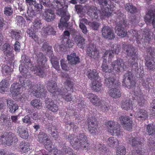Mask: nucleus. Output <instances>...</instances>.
<instances>
[{"label":"nucleus","instance_id":"obj_29","mask_svg":"<svg viewBox=\"0 0 155 155\" xmlns=\"http://www.w3.org/2000/svg\"><path fill=\"white\" fill-rule=\"evenodd\" d=\"M121 108L124 110H128L133 109L132 101L130 100L123 101L121 104Z\"/></svg>","mask_w":155,"mask_h":155},{"label":"nucleus","instance_id":"obj_51","mask_svg":"<svg viewBox=\"0 0 155 155\" xmlns=\"http://www.w3.org/2000/svg\"><path fill=\"white\" fill-rule=\"evenodd\" d=\"M44 144L45 148L47 150L50 152H51L52 151L53 149L52 147L53 143L50 139L45 142V144Z\"/></svg>","mask_w":155,"mask_h":155},{"label":"nucleus","instance_id":"obj_5","mask_svg":"<svg viewBox=\"0 0 155 155\" xmlns=\"http://www.w3.org/2000/svg\"><path fill=\"white\" fill-rule=\"evenodd\" d=\"M37 65L31 68L32 70L35 72L37 76L43 78L47 75L45 66V64L48 60L43 53L39 52L36 55Z\"/></svg>","mask_w":155,"mask_h":155},{"label":"nucleus","instance_id":"obj_35","mask_svg":"<svg viewBox=\"0 0 155 155\" xmlns=\"http://www.w3.org/2000/svg\"><path fill=\"white\" fill-rule=\"evenodd\" d=\"M125 10L128 12L132 14L135 13L137 12V8L132 4L127 3L125 5Z\"/></svg>","mask_w":155,"mask_h":155},{"label":"nucleus","instance_id":"obj_21","mask_svg":"<svg viewBox=\"0 0 155 155\" xmlns=\"http://www.w3.org/2000/svg\"><path fill=\"white\" fill-rule=\"evenodd\" d=\"M18 147L19 151L23 153H26L29 151L31 147L29 143L23 141L20 143Z\"/></svg>","mask_w":155,"mask_h":155},{"label":"nucleus","instance_id":"obj_7","mask_svg":"<svg viewBox=\"0 0 155 155\" xmlns=\"http://www.w3.org/2000/svg\"><path fill=\"white\" fill-rule=\"evenodd\" d=\"M47 88L48 90L53 95H62L63 98L67 102H70L72 101L73 97L71 93L63 94L60 88L58 87L56 82L52 80H49L47 83Z\"/></svg>","mask_w":155,"mask_h":155},{"label":"nucleus","instance_id":"obj_16","mask_svg":"<svg viewBox=\"0 0 155 155\" xmlns=\"http://www.w3.org/2000/svg\"><path fill=\"white\" fill-rule=\"evenodd\" d=\"M134 116L138 120H145L148 117L147 112L144 109L140 108L135 112Z\"/></svg>","mask_w":155,"mask_h":155},{"label":"nucleus","instance_id":"obj_48","mask_svg":"<svg viewBox=\"0 0 155 155\" xmlns=\"http://www.w3.org/2000/svg\"><path fill=\"white\" fill-rule=\"evenodd\" d=\"M82 99V98L78 97L76 98V103L78 104L80 110H82L85 108L86 106V104H84V101Z\"/></svg>","mask_w":155,"mask_h":155},{"label":"nucleus","instance_id":"obj_47","mask_svg":"<svg viewBox=\"0 0 155 155\" xmlns=\"http://www.w3.org/2000/svg\"><path fill=\"white\" fill-rule=\"evenodd\" d=\"M15 21L17 25L19 26L24 25L25 23V21L23 17L20 15H16Z\"/></svg>","mask_w":155,"mask_h":155},{"label":"nucleus","instance_id":"obj_43","mask_svg":"<svg viewBox=\"0 0 155 155\" xmlns=\"http://www.w3.org/2000/svg\"><path fill=\"white\" fill-rule=\"evenodd\" d=\"M51 62L54 68L58 71H61L59 62L57 58L51 57L50 59Z\"/></svg>","mask_w":155,"mask_h":155},{"label":"nucleus","instance_id":"obj_64","mask_svg":"<svg viewBox=\"0 0 155 155\" xmlns=\"http://www.w3.org/2000/svg\"><path fill=\"white\" fill-rule=\"evenodd\" d=\"M2 73L4 74H8L10 68L9 66L6 65H2L1 67Z\"/></svg>","mask_w":155,"mask_h":155},{"label":"nucleus","instance_id":"obj_8","mask_svg":"<svg viewBox=\"0 0 155 155\" xmlns=\"http://www.w3.org/2000/svg\"><path fill=\"white\" fill-rule=\"evenodd\" d=\"M139 69L136 71V73H134L132 71V68H131V71H127V73L124 75L123 81L122 85L125 87L130 89L132 88L135 86L136 82L134 80H131L134 74H137L138 73Z\"/></svg>","mask_w":155,"mask_h":155},{"label":"nucleus","instance_id":"obj_57","mask_svg":"<svg viewBox=\"0 0 155 155\" xmlns=\"http://www.w3.org/2000/svg\"><path fill=\"white\" fill-rule=\"evenodd\" d=\"M61 65L62 69L65 71H68L69 70V67L68 64H67L66 61L64 59H62L61 61Z\"/></svg>","mask_w":155,"mask_h":155},{"label":"nucleus","instance_id":"obj_15","mask_svg":"<svg viewBox=\"0 0 155 155\" xmlns=\"http://www.w3.org/2000/svg\"><path fill=\"white\" fill-rule=\"evenodd\" d=\"M45 104L46 108L52 112L55 113L58 110L59 108L58 104L51 99H46Z\"/></svg>","mask_w":155,"mask_h":155},{"label":"nucleus","instance_id":"obj_49","mask_svg":"<svg viewBox=\"0 0 155 155\" xmlns=\"http://www.w3.org/2000/svg\"><path fill=\"white\" fill-rule=\"evenodd\" d=\"M10 34L12 39H19L21 37V33L20 30H18L11 31Z\"/></svg>","mask_w":155,"mask_h":155},{"label":"nucleus","instance_id":"obj_44","mask_svg":"<svg viewBox=\"0 0 155 155\" xmlns=\"http://www.w3.org/2000/svg\"><path fill=\"white\" fill-rule=\"evenodd\" d=\"M95 148L98 149L99 151H101L103 153H102L101 155H107V153L105 152V151H107V149L104 144L99 143H97L96 145Z\"/></svg>","mask_w":155,"mask_h":155},{"label":"nucleus","instance_id":"obj_50","mask_svg":"<svg viewBox=\"0 0 155 155\" xmlns=\"http://www.w3.org/2000/svg\"><path fill=\"white\" fill-rule=\"evenodd\" d=\"M85 8L88 15L90 16L97 9L94 6H91L88 5H85Z\"/></svg>","mask_w":155,"mask_h":155},{"label":"nucleus","instance_id":"obj_23","mask_svg":"<svg viewBox=\"0 0 155 155\" xmlns=\"http://www.w3.org/2000/svg\"><path fill=\"white\" fill-rule=\"evenodd\" d=\"M17 133L20 137L25 139H27L29 136L27 128L23 126H20L18 127Z\"/></svg>","mask_w":155,"mask_h":155},{"label":"nucleus","instance_id":"obj_4","mask_svg":"<svg viewBox=\"0 0 155 155\" xmlns=\"http://www.w3.org/2000/svg\"><path fill=\"white\" fill-rule=\"evenodd\" d=\"M123 47L127 55L131 57L128 60V63L132 68V71L135 73L136 71L139 69L137 49L131 45H127L126 44H124Z\"/></svg>","mask_w":155,"mask_h":155},{"label":"nucleus","instance_id":"obj_13","mask_svg":"<svg viewBox=\"0 0 155 155\" xmlns=\"http://www.w3.org/2000/svg\"><path fill=\"white\" fill-rule=\"evenodd\" d=\"M102 34L106 39H114L115 35L110 27L108 26H104L102 29Z\"/></svg>","mask_w":155,"mask_h":155},{"label":"nucleus","instance_id":"obj_45","mask_svg":"<svg viewBox=\"0 0 155 155\" xmlns=\"http://www.w3.org/2000/svg\"><path fill=\"white\" fill-rule=\"evenodd\" d=\"M33 29L35 31H37L41 27L42 24L41 21L38 18L35 19L33 23Z\"/></svg>","mask_w":155,"mask_h":155},{"label":"nucleus","instance_id":"obj_62","mask_svg":"<svg viewBox=\"0 0 155 155\" xmlns=\"http://www.w3.org/2000/svg\"><path fill=\"white\" fill-rule=\"evenodd\" d=\"M26 67L25 66H23L21 65H20L19 67L20 72L22 74L23 76H26L27 75H28L27 73V72H28V71L27 70H26Z\"/></svg>","mask_w":155,"mask_h":155},{"label":"nucleus","instance_id":"obj_30","mask_svg":"<svg viewBox=\"0 0 155 155\" xmlns=\"http://www.w3.org/2000/svg\"><path fill=\"white\" fill-rule=\"evenodd\" d=\"M115 80L113 78H109L105 79L104 85L108 87H115L117 84Z\"/></svg>","mask_w":155,"mask_h":155},{"label":"nucleus","instance_id":"obj_2","mask_svg":"<svg viewBox=\"0 0 155 155\" xmlns=\"http://www.w3.org/2000/svg\"><path fill=\"white\" fill-rule=\"evenodd\" d=\"M53 8L56 9V14L61 16L60 22L58 27L60 29L63 27H67L68 25V21L70 19L71 16L66 13V7L64 6V0H55L53 3Z\"/></svg>","mask_w":155,"mask_h":155},{"label":"nucleus","instance_id":"obj_25","mask_svg":"<svg viewBox=\"0 0 155 155\" xmlns=\"http://www.w3.org/2000/svg\"><path fill=\"white\" fill-rule=\"evenodd\" d=\"M45 17L46 21L50 22L53 21L55 18V15L54 12L51 9L46 8Z\"/></svg>","mask_w":155,"mask_h":155},{"label":"nucleus","instance_id":"obj_11","mask_svg":"<svg viewBox=\"0 0 155 155\" xmlns=\"http://www.w3.org/2000/svg\"><path fill=\"white\" fill-rule=\"evenodd\" d=\"M87 53L88 56L94 59L98 58L99 56L97 47L94 44H90L88 45L87 48Z\"/></svg>","mask_w":155,"mask_h":155},{"label":"nucleus","instance_id":"obj_14","mask_svg":"<svg viewBox=\"0 0 155 155\" xmlns=\"http://www.w3.org/2000/svg\"><path fill=\"white\" fill-rule=\"evenodd\" d=\"M87 97L88 98L92 104L97 107L102 105V100L97 96L92 93H88L87 95Z\"/></svg>","mask_w":155,"mask_h":155},{"label":"nucleus","instance_id":"obj_40","mask_svg":"<svg viewBox=\"0 0 155 155\" xmlns=\"http://www.w3.org/2000/svg\"><path fill=\"white\" fill-rule=\"evenodd\" d=\"M28 16L26 17V20L29 21V22H31L33 18L36 15V12L35 10H33L32 7L29 8L27 12Z\"/></svg>","mask_w":155,"mask_h":155},{"label":"nucleus","instance_id":"obj_52","mask_svg":"<svg viewBox=\"0 0 155 155\" xmlns=\"http://www.w3.org/2000/svg\"><path fill=\"white\" fill-rule=\"evenodd\" d=\"M36 31L34 30L32 27H31L28 29L27 32L30 37L32 39H34L37 37V35L35 34Z\"/></svg>","mask_w":155,"mask_h":155},{"label":"nucleus","instance_id":"obj_3","mask_svg":"<svg viewBox=\"0 0 155 155\" xmlns=\"http://www.w3.org/2000/svg\"><path fill=\"white\" fill-rule=\"evenodd\" d=\"M68 140L75 150H88L89 144L85 134L81 133L78 136L74 134H70L68 136Z\"/></svg>","mask_w":155,"mask_h":155},{"label":"nucleus","instance_id":"obj_26","mask_svg":"<svg viewBox=\"0 0 155 155\" xmlns=\"http://www.w3.org/2000/svg\"><path fill=\"white\" fill-rule=\"evenodd\" d=\"M69 63L71 65H75L80 62V58L78 56H76V53L71 54L70 55H68L67 57Z\"/></svg>","mask_w":155,"mask_h":155},{"label":"nucleus","instance_id":"obj_41","mask_svg":"<svg viewBox=\"0 0 155 155\" xmlns=\"http://www.w3.org/2000/svg\"><path fill=\"white\" fill-rule=\"evenodd\" d=\"M21 59L23 63L25 64L27 68H31V63L30 58L25 55H23L21 57Z\"/></svg>","mask_w":155,"mask_h":155},{"label":"nucleus","instance_id":"obj_59","mask_svg":"<svg viewBox=\"0 0 155 155\" xmlns=\"http://www.w3.org/2000/svg\"><path fill=\"white\" fill-rule=\"evenodd\" d=\"M102 12L104 15L108 17L111 15L113 11L107 6L105 8Z\"/></svg>","mask_w":155,"mask_h":155},{"label":"nucleus","instance_id":"obj_55","mask_svg":"<svg viewBox=\"0 0 155 155\" xmlns=\"http://www.w3.org/2000/svg\"><path fill=\"white\" fill-rule=\"evenodd\" d=\"M116 153L117 155H125L126 153V149L124 146L117 147Z\"/></svg>","mask_w":155,"mask_h":155},{"label":"nucleus","instance_id":"obj_34","mask_svg":"<svg viewBox=\"0 0 155 155\" xmlns=\"http://www.w3.org/2000/svg\"><path fill=\"white\" fill-rule=\"evenodd\" d=\"M120 127V124H119L115 127L110 130L109 132L112 136L118 137L120 135L121 132Z\"/></svg>","mask_w":155,"mask_h":155},{"label":"nucleus","instance_id":"obj_37","mask_svg":"<svg viewBox=\"0 0 155 155\" xmlns=\"http://www.w3.org/2000/svg\"><path fill=\"white\" fill-rule=\"evenodd\" d=\"M9 118L8 119L6 118L5 115L4 114H2L0 117V123L2 124V125L6 126L5 127L6 129H8L9 127Z\"/></svg>","mask_w":155,"mask_h":155},{"label":"nucleus","instance_id":"obj_38","mask_svg":"<svg viewBox=\"0 0 155 155\" xmlns=\"http://www.w3.org/2000/svg\"><path fill=\"white\" fill-rule=\"evenodd\" d=\"M119 124L117 122L113 120H109L106 123V125L107 126V130L109 132L110 130L115 127Z\"/></svg>","mask_w":155,"mask_h":155},{"label":"nucleus","instance_id":"obj_28","mask_svg":"<svg viewBox=\"0 0 155 155\" xmlns=\"http://www.w3.org/2000/svg\"><path fill=\"white\" fill-rule=\"evenodd\" d=\"M116 29L117 31V35L121 38L124 37L127 35V32L122 24H119L116 25Z\"/></svg>","mask_w":155,"mask_h":155},{"label":"nucleus","instance_id":"obj_6","mask_svg":"<svg viewBox=\"0 0 155 155\" xmlns=\"http://www.w3.org/2000/svg\"><path fill=\"white\" fill-rule=\"evenodd\" d=\"M111 67H109L107 64H102V70L104 72L111 73L114 70L118 73H120L121 70L126 71L127 67L125 64L124 60L121 58L117 59L114 61L111 64Z\"/></svg>","mask_w":155,"mask_h":155},{"label":"nucleus","instance_id":"obj_39","mask_svg":"<svg viewBox=\"0 0 155 155\" xmlns=\"http://www.w3.org/2000/svg\"><path fill=\"white\" fill-rule=\"evenodd\" d=\"M64 84V87L68 92L70 91L73 92L74 84L73 82L70 80H67Z\"/></svg>","mask_w":155,"mask_h":155},{"label":"nucleus","instance_id":"obj_36","mask_svg":"<svg viewBox=\"0 0 155 155\" xmlns=\"http://www.w3.org/2000/svg\"><path fill=\"white\" fill-rule=\"evenodd\" d=\"M49 139L47 135L43 132L40 133L38 135V140L40 143L45 144Z\"/></svg>","mask_w":155,"mask_h":155},{"label":"nucleus","instance_id":"obj_60","mask_svg":"<svg viewBox=\"0 0 155 155\" xmlns=\"http://www.w3.org/2000/svg\"><path fill=\"white\" fill-rule=\"evenodd\" d=\"M152 81V80L150 78H147L146 80H143L142 82V85L144 88H149L150 87L149 84H150Z\"/></svg>","mask_w":155,"mask_h":155},{"label":"nucleus","instance_id":"obj_18","mask_svg":"<svg viewBox=\"0 0 155 155\" xmlns=\"http://www.w3.org/2000/svg\"><path fill=\"white\" fill-rule=\"evenodd\" d=\"M52 4H50L49 0H41L40 1V4L36 3L34 5L35 10L37 12L40 11L43 7L42 5L47 7H51L53 8Z\"/></svg>","mask_w":155,"mask_h":155},{"label":"nucleus","instance_id":"obj_20","mask_svg":"<svg viewBox=\"0 0 155 155\" xmlns=\"http://www.w3.org/2000/svg\"><path fill=\"white\" fill-rule=\"evenodd\" d=\"M146 22H150L152 18V24L153 27L155 28V11L149 10L144 17Z\"/></svg>","mask_w":155,"mask_h":155},{"label":"nucleus","instance_id":"obj_33","mask_svg":"<svg viewBox=\"0 0 155 155\" xmlns=\"http://www.w3.org/2000/svg\"><path fill=\"white\" fill-rule=\"evenodd\" d=\"M9 132H5L3 135L0 136V140L3 144H6V145L10 146V134Z\"/></svg>","mask_w":155,"mask_h":155},{"label":"nucleus","instance_id":"obj_56","mask_svg":"<svg viewBox=\"0 0 155 155\" xmlns=\"http://www.w3.org/2000/svg\"><path fill=\"white\" fill-rule=\"evenodd\" d=\"M147 132L149 135L155 134V127L148 125L147 127Z\"/></svg>","mask_w":155,"mask_h":155},{"label":"nucleus","instance_id":"obj_19","mask_svg":"<svg viewBox=\"0 0 155 155\" xmlns=\"http://www.w3.org/2000/svg\"><path fill=\"white\" fill-rule=\"evenodd\" d=\"M145 66L149 70L153 71L155 69V61L153 58L149 56H147L145 58Z\"/></svg>","mask_w":155,"mask_h":155},{"label":"nucleus","instance_id":"obj_1","mask_svg":"<svg viewBox=\"0 0 155 155\" xmlns=\"http://www.w3.org/2000/svg\"><path fill=\"white\" fill-rule=\"evenodd\" d=\"M25 80L24 78L20 77L19 83H14L12 85L11 87L14 92L13 95L17 96L22 93L23 89H26L37 97L42 98L46 97L47 91L43 84L39 83L36 85L29 80H27L25 84Z\"/></svg>","mask_w":155,"mask_h":155},{"label":"nucleus","instance_id":"obj_58","mask_svg":"<svg viewBox=\"0 0 155 155\" xmlns=\"http://www.w3.org/2000/svg\"><path fill=\"white\" fill-rule=\"evenodd\" d=\"M18 141V140L15 135L13 134H10V145H12L13 146L16 145Z\"/></svg>","mask_w":155,"mask_h":155},{"label":"nucleus","instance_id":"obj_17","mask_svg":"<svg viewBox=\"0 0 155 155\" xmlns=\"http://www.w3.org/2000/svg\"><path fill=\"white\" fill-rule=\"evenodd\" d=\"M117 85L114 88L110 89L108 91L109 95L114 98H118L121 96V93L118 87L120 85L119 82L117 83Z\"/></svg>","mask_w":155,"mask_h":155},{"label":"nucleus","instance_id":"obj_31","mask_svg":"<svg viewBox=\"0 0 155 155\" xmlns=\"http://www.w3.org/2000/svg\"><path fill=\"white\" fill-rule=\"evenodd\" d=\"M107 143L109 147H112L118 146L119 144L117 138L114 137H110L107 141Z\"/></svg>","mask_w":155,"mask_h":155},{"label":"nucleus","instance_id":"obj_54","mask_svg":"<svg viewBox=\"0 0 155 155\" xmlns=\"http://www.w3.org/2000/svg\"><path fill=\"white\" fill-rule=\"evenodd\" d=\"M77 46L79 48L83 49L86 46L85 39H74Z\"/></svg>","mask_w":155,"mask_h":155},{"label":"nucleus","instance_id":"obj_22","mask_svg":"<svg viewBox=\"0 0 155 155\" xmlns=\"http://www.w3.org/2000/svg\"><path fill=\"white\" fill-rule=\"evenodd\" d=\"M129 143L134 148L140 147L142 144V140L140 137H131L128 139Z\"/></svg>","mask_w":155,"mask_h":155},{"label":"nucleus","instance_id":"obj_61","mask_svg":"<svg viewBox=\"0 0 155 155\" xmlns=\"http://www.w3.org/2000/svg\"><path fill=\"white\" fill-rule=\"evenodd\" d=\"M113 49H112L110 50L112 53L118 54L121 50V47L120 45H115L113 46Z\"/></svg>","mask_w":155,"mask_h":155},{"label":"nucleus","instance_id":"obj_42","mask_svg":"<svg viewBox=\"0 0 155 155\" xmlns=\"http://www.w3.org/2000/svg\"><path fill=\"white\" fill-rule=\"evenodd\" d=\"M31 104L34 108L38 109H40L42 107V103L39 99H35L31 101Z\"/></svg>","mask_w":155,"mask_h":155},{"label":"nucleus","instance_id":"obj_9","mask_svg":"<svg viewBox=\"0 0 155 155\" xmlns=\"http://www.w3.org/2000/svg\"><path fill=\"white\" fill-rule=\"evenodd\" d=\"M88 129L90 134L94 136L98 134V121L96 118L93 117L87 119Z\"/></svg>","mask_w":155,"mask_h":155},{"label":"nucleus","instance_id":"obj_63","mask_svg":"<svg viewBox=\"0 0 155 155\" xmlns=\"http://www.w3.org/2000/svg\"><path fill=\"white\" fill-rule=\"evenodd\" d=\"M22 120L23 123L27 124L28 125H30L32 124L30 117L28 115L25 116L22 118Z\"/></svg>","mask_w":155,"mask_h":155},{"label":"nucleus","instance_id":"obj_10","mask_svg":"<svg viewBox=\"0 0 155 155\" xmlns=\"http://www.w3.org/2000/svg\"><path fill=\"white\" fill-rule=\"evenodd\" d=\"M134 94L136 96L135 98L138 106L140 107L144 106L146 100L144 98L145 95L142 93L140 89L137 88V90L134 91Z\"/></svg>","mask_w":155,"mask_h":155},{"label":"nucleus","instance_id":"obj_53","mask_svg":"<svg viewBox=\"0 0 155 155\" xmlns=\"http://www.w3.org/2000/svg\"><path fill=\"white\" fill-rule=\"evenodd\" d=\"M57 130V127L55 126H52L51 129L52 136L55 140H56L59 137L58 133Z\"/></svg>","mask_w":155,"mask_h":155},{"label":"nucleus","instance_id":"obj_27","mask_svg":"<svg viewBox=\"0 0 155 155\" xmlns=\"http://www.w3.org/2000/svg\"><path fill=\"white\" fill-rule=\"evenodd\" d=\"M87 76L88 78L91 80H97L98 78L99 75L96 69L91 70L88 69L87 72Z\"/></svg>","mask_w":155,"mask_h":155},{"label":"nucleus","instance_id":"obj_32","mask_svg":"<svg viewBox=\"0 0 155 155\" xmlns=\"http://www.w3.org/2000/svg\"><path fill=\"white\" fill-rule=\"evenodd\" d=\"M91 89L96 92H99L102 87V84L98 81H94L92 82Z\"/></svg>","mask_w":155,"mask_h":155},{"label":"nucleus","instance_id":"obj_46","mask_svg":"<svg viewBox=\"0 0 155 155\" xmlns=\"http://www.w3.org/2000/svg\"><path fill=\"white\" fill-rule=\"evenodd\" d=\"M44 31H45V34L46 35H55L56 32L54 31V29L51 25H48L44 28Z\"/></svg>","mask_w":155,"mask_h":155},{"label":"nucleus","instance_id":"obj_12","mask_svg":"<svg viewBox=\"0 0 155 155\" xmlns=\"http://www.w3.org/2000/svg\"><path fill=\"white\" fill-rule=\"evenodd\" d=\"M119 119L121 124L126 130H129L132 129L133 121L130 118L126 116H122Z\"/></svg>","mask_w":155,"mask_h":155},{"label":"nucleus","instance_id":"obj_24","mask_svg":"<svg viewBox=\"0 0 155 155\" xmlns=\"http://www.w3.org/2000/svg\"><path fill=\"white\" fill-rule=\"evenodd\" d=\"M9 80H3L0 82V93L4 94L8 92L9 89Z\"/></svg>","mask_w":155,"mask_h":155}]
</instances>
